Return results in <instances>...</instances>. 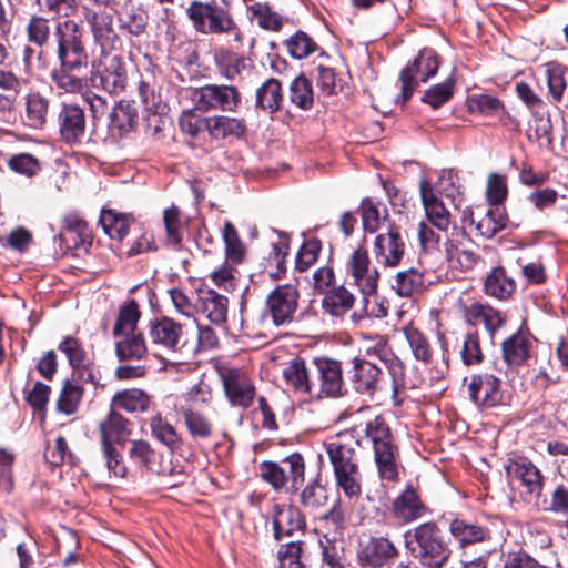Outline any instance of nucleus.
<instances>
[{"mask_svg": "<svg viewBox=\"0 0 568 568\" xmlns=\"http://www.w3.org/2000/svg\"><path fill=\"white\" fill-rule=\"evenodd\" d=\"M95 50L99 51L97 72L102 88L116 93L125 88L126 71L122 59V40L115 31L113 18L104 10H87Z\"/></svg>", "mask_w": 568, "mask_h": 568, "instance_id": "nucleus-1", "label": "nucleus"}, {"mask_svg": "<svg viewBox=\"0 0 568 568\" xmlns=\"http://www.w3.org/2000/svg\"><path fill=\"white\" fill-rule=\"evenodd\" d=\"M54 37L58 42L60 69L52 71V81L65 93H80L85 89L87 82L74 72H80L88 65V53L81 40L80 27L73 20L59 22Z\"/></svg>", "mask_w": 568, "mask_h": 568, "instance_id": "nucleus-2", "label": "nucleus"}, {"mask_svg": "<svg viewBox=\"0 0 568 568\" xmlns=\"http://www.w3.org/2000/svg\"><path fill=\"white\" fill-rule=\"evenodd\" d=\"M359 442L352 434H337L324 442V448L333 468L335 485L348 499L362 494V473L357 447Z\"/></svg>", "mask_w": 568, "mask_h": 568, "instance_id": "nucleus-3", "label": "nucleus"}, {"mask_svg": "<svg viewBox=\"0 0 568 568\" xmlns=\"http://www.w3.org/2000/svg\"><path fill=\"white\" fill-rule=\"evenodd\" d=\"M405 545L420 559L424 568H442L449 557V549L433 523H425L405 534Z\"/></svg>", "mask_w": 568, "mask_h": 568, "instance_id": "nucleus-4", "label": "nucleus"}, {"mask_svg": "<svg viewBox=\"0 0 568 568\" xmlns=\"http://www.w3.org/2000/svg\"><path fill=\"white\" fill-rule=\"evenodd\" d=\"M365 439L372 445L378 475L383 480L398 477L397 449L388 425L381 416L365 424Z\"/></svg>", "mask_w": 568, "mask_h": 568, "instance_id": "nucleus-5", "label": "nucleus"}, {"mask_svg": "<svg viewBox=\"0 0 568 568\" xmlns=\"http://www.w3.org/2000/svg\"><path fill=\"white\" fill-rule=\"evenodd\" d=\"M439 67L438 55L432 49H423L414 61L404 68L399 75L402 94L398 98L406 102L415 91L418 82H426L437 73Z\"/></svg>", "mask_w": 568, "mask_h": 568, "instance_id": "nucleus-6", "label": "nucleus"}, {"mask_svg": "<svg viewBox=\"0 0 568 568\" xmlns=\"http://www.w3.org/2000/svg\"><path fill=\"white\" fill-rule=\"evenodd\" d=\"M187 16L195 29L202 33H225L235 29V22L221 6L213 3L192 2Z\"/></svg>", "mask_w": 568, "mask_h": 568, "instance_id": "nucleus-7", "label": "nucleus"}, {"mask_svg": "<svg viewBox=\"0 0 568 568\" xmlns=\"http://www.w3.org/2000/svg\"><path fill=\"white\" fill-rule=\"evenodd\" d=\"M195 108L202 112H234L241 103V94L233 85L206 84L194 92Z\"/></svg>", "mask_w": 568, "mask_h": 568, "instance_id": "nucleus-8", "label": "nucleus"}, {"mask_svg": "<svg viewBox=\"0 0 568 568\" xmlns=\"http://www.w3.org/2000/svg\"><path fill=\"white\" fill-rule=\"evenodd\" d=\"M406 250L399 227L388 222L385 232L376 235L373 243V254L377 264L394 268L399 265Z\"/></svg>", "mask_w": 568, "mask_h": 568, "instance_id": "nucleus-9", "label": "nucleus"}, {"mask_svg": "<svg viewBox=\"0 0 568 568\" xmlns=\"http://www.w3.org/2000/svg\"><path fill=\"white\" fill-rule=\"evenodd\" d=\"M219 376L231 405L242 408L251 406L255 396V387L244 371L224 366L219 369Z\"/></svg>", "mask_w": 568, "mask_h": 568, "instance_id": "nucleus-10", "label": "nucleus"}, {"mask_svg": "<svg viewBox=\"0 0 568 568\" xmlns=\"http://www.w3.org/2000/svg\"><path fill=\"white\" fill-rule=\"evenodd\" d=\"M346 271L352 283L356 285L365 296H373L376 293L379 280V273L372 265L367 251L364 247H357L351 254Z\"/></svg>", "mask_w": 568, "mask_h": 568, "instance_id": "nucleus-11", "label": "nucleus"}, {"mask_svg": "<svg viewBox=\"0 0 568 568\" xmlns=\"http://www.w3.org/2000/svg\"><path fill=\"white\" fill-rule=\"evenodd\" d=\"M298 296L294 284L278 285L268 294L266 305L274 325L282 326L293 322Z\"/></svg>", "mask_w": 568, "mask_h": 568, "instance_id": "nucleus-12", "label": "nucleus"}, {"mask_svg": "<svg viewBox=\"0 0 568 568\" xmlns=\"http://www.w3.org/2000/svg\"><path fill=\"white\" fill-rule=\"evenodd\" d=\"M419 194L427 221L437 231L443 232L446 240L447 236H450L452 217L449 211L438 197L430 181L425 179L419 181Z\"/></svg>", "mask_w": 568, "mask_h": 568, "instance_id": "nucleus-13", "label": "nucleus"}, {"mask_svg": "<svg viewBox=\"0 0 568 568\" xmlns=\"http://www.w3.org/2000/svg\"><path fill=\"white\" fill-rule=\"evenodd\" d=\"M468 390L471 400L484 408L496 407L503 402L500 378L490 373L473 375Z\"/></svg>", "mask_w": 568, "mask_h": 568, "instance_id": "nucleus-14", "label": "nucleus"}, {"mask_svg": "<svg viewBox=\"0 0 568 568\" xmlns=\"http://www.w3.org/2000/svg\"><path fill=\"white\" fill-rule=\"evenodd\" d=\"M510 479L517 480L530 498H538L542 491L544 478L540 470L526 457L510 459L506 466Z\"/></svg>", "mask_w": 568, "mask_h": 568, "instance_id": "nucleus-15", "label": "nucleus"}, {"mask_svg": "<svg viewBox=\"0 0 568 568\" xmlns=\"http://www.w3.org/2000/svg\"><path fill=\"white\" fill-rule=\"evenodd\" d=\"M459 236L464 237L465 233L453 227L450 236H447L444 241L445 256L450 268L467 272L478 264L480 256L473 250L465 247L458 241Z\"/></svg>", "mask_w": 568, "mask_h": 568, "instance_id": "nucleus-16", "label": "nucleus"}, {"mask_svg": "<svg viewBox=\"0 0 568 568\" xmlns=\"http://www.w3.org/2000/svg\"><path fill=\"white\" fill-rule=\"evenodd\" d=\"M320 379V389L313 396L337 397L343 395L344 382L341 363L334 359L322 358L315 362Z\"/></svg>", "mask_w": 568, "mask_h": 568, "instance_id": "nucleus-17", "label": "nucleus"}, {"mask_svg": "<svg viewBox=\"0 0 568 568\" xmlns=\"http://www.w3.org/2000/svg\"><path fill=\"white\" fill-rule=\"evenodd\" d=\"M151 342L169 352H176L183 338V326L168 316L150 323Z\"/></svg>", "mask_w": 568, "mask_h": 568, "instance_id": "nucleus-18", "label": "nucleus"}, {"mask_svg": "<svg viewBox=\"0 0 568 568\" xmlns=\"http://www.w3.org/2000/svg\"><path fill=\"white\" fill-rule=\"evenodd\" d=\"M272 524L276 540H282L297 532H302L305 527L301 511L296 507L285 504L274 505Z\"/></svg>", "mask_w": 568, "mask_h": 568, "instance_id": "nucleus-19", "label": "nucleus"}, {"mask_svg": "<svg viewBox=\"0 0 568 568\" xmlns=\"http://www.w3.org/2000/svg\"><path fill=\"white\" fill-rule=\"evenodd\" d=\"M282 377L288 392L313 396L315 384L303 358L295 357L287 362L283 367Z\"/></svg>", "mask_w": 568, "mask_h": 568, "instance_id": "nucleus-20", "label": "nucleus"}, {"mask_svg": "<svg viewBox=\"0 0 568 568\" xmlns=\"http://www.w3.org/2000/svg\"><path fill=\"white\" fill-rule=\"evenodd\" d=\"M397 556V549L387 538H371L358 551L362 566L381 568Z\"/></svg>", "mask_w": 568, "mask_h": 568, "instance_id": "nucleus-21", "label": "nucleus"}, {"mask_svg": "<svg viewBox=\"0 0 568 568\" xmlns=\"http://www.w3.org/2000/svg\"><path fill=\"white\" fill-rule=\"evenodd\" d=\"M351 366V381L356 392L372 394L379 383L381 368L372 361L361 357H354Z\"/></svg>", "mask_w": 568, "mask_h": 568, "instance_id": "nucleus-22", "label": "nucleus"}, {"mask_svg": "<svg viewBox=\"0 0 568 568\" xmlns=\"http://www.w3.org/2000/svg\"><path fill=\"white\" fill-rule=\"evenodd\" d=\"M59 128L60 134L67 143L78 142L85 133L83 109L77 104H64L59 113Z\"/></svg>", "mask_w": 568, "mask_h": 568, "instance_id": "nucleus-23", "label": "nucleus"}, {"mask_svg": "<svg viewBox=\"0 0 568 568\" xmlns=\"http://www.w3.org/2000/svg\"><path fill=\"white\" fill-rule=\"evenodd\" d=\"M426 507L417 491L408 486L392 504V515L400 523H410L423 517Z\"/></svg>", "mask_w": 568, "mask_h": 568, "instance_id": "nucleus-24", "label": "nucleus"}, {"mask_svg": "<svg viewBox=\"0 0 568 568\" xmlns=\"http://www.w3.org/2000/svg\"><path fill=\"white\" fill-rule=\"evenodd\" d=\"M532 343L524 332H517L503 343V358L510 368H516L526 363L530 356Z\"/></svg>", "mask_w": 568, "mask_h": 568, "instance_id": "nucleus-25", "label": "nucleus"}, {"mask_svg": "<svg viewBox=\"0 0 568 568\" xmlns=\"http://www.w3.org/2000/svg\"><path fill=\"white\" fill-rule=\"evenodd\" d=\"M229 300L214 290L202 291L200 311L212 324L222 326L227 318Z\"/></svg>", "mask_w": 568, "mask_h": 568, "instance_id": "nucleus-26", "label": "nucleus"}, {"mask_svg": "<svg viewBox=\"0 0 568 568\" xmlns=\"http://www.w3.org/2000/svg\"><path fill=\"white\" fill-rule=\"evenodd\" d=\"M151 436L165 446L169 450L175 452L183 445V437L178 429L160 413L149 419Z\"/></svg>", "mask_w": 568, "mask_h": 568, "instance_id": "nucleus-27", "label": "nucleus"}, {"mask_svg": "<svg viewBox=\"0 0 568 568\" xmlns=\"http://www.w3.org/2000/svg\"><path fill=\"white\" fill-rule=\"evenodd\" d=\"M115 354L120 361H140L146 353V344L142 332L113 335Z\"/></svg>", "mask_w": 568, "mask_h": 568, "instance_id": "nucleus-28", "label": "nucleus"}, {"mask_svg": "<svg viewBox=\"0 0 568 568\" xmlns=\"http://www.w3.org/2000/svg\"><path fill=\"white\" fill-rule=\"evenodd\" d=\"M130 435L128 420L114 409H111L108 417L100 424V436L102 445H114L125 442Z\"/></svg>", "mask_w": 568, "mask_h": 568, "instance_id": "nucleus-29", "label": "nucleus"}, {"mask_svg": "<svg viewBox=\"0 0 568 568\" xmlns=\"http://www.w3.org/2000/svg\"><path fill=\"white\" fill-rule=\"evenodd\" d=\"M283 102V91L281 82L271 78L266 80L255 93L256 108L268 114L277 112Z\"/></svg>", "mask_w": 568, "mask_h": 568, "instance_id": "nucleus-30", "label": "nucleus"}, {"mask_svg": "<svg viewBox=\"0 0 568 568\" xmlns=\"http://www.w3.org/2000/svg\"><path fill=\"white\" fill-rule=\"evenodd\" d=\"M206 131L212 139L239 138L245 131V124L242 120L225 115H215L205 118Z\"/></svg>", "mask_w": 568, "mask_h": 568, "instance_id": "nucleus-31", "label": "nucleus"}, {"mask_svg": "<svg viewBox=\"0 0 568 568\" xmlns=\"http://www.w3.org/2000/svg\"><path fill=\"white\" fill-rule=\"evenodd\" d=\"M465 317L471 325L484 324L494 334L504 323L501 314L489 305L474 303L465 311Z\"/></svg>", "mask_w": 568, "mask_h": 568, "instance_id": "nucleus-32", "label": "nucleus"}, {"mask_svg": "<svg viewBox=\"0 0 568 568\" xmlns=\"http://www.w3.org/2000/svg\"><path fill=\"white\" fill-rule=\"evenodd\" d=\"M355 303V296L343 285L333 287L322 300V308L332 316H343Z\"/></svg>", "mask_w": 568, "mask_h": 568, "instance_id": "nucleus-33", "label": "nucleus"}, {"mask_svg": "<svg viewBox=\"0 0 568 568\" xmlns=\"http://www.w3.org/2000/svg\"><path fill=\"white\" fill-rule=\"evenodd\" d=\"M506 221L504 209L500 206L490 207L484 215L478 216L477 220L474 219L473 214L470 215V224L474 225L477 234L485 239H490L504 230Z\"/></svg>", "mask_w": 568, "mask_h": 568, "instance_id": "nucleus-34", "label": "nucleus"}, {"mask_svg": "<svg viewBox=\"0 0 568 568\" xmlns=\"http://www.w3.org/2000/svg\"><path fill=\"white\" fill-rule=\"evenodd\" d=\"M277 240L271 244L267 254V272L270 277L280 278L286 273V257L290 252L288 237L284 233H277Z\"/></svg>", "mask_w": 568, "mask_h": 568, "instance_id": "nucleus-35", "label": "nucleus"}, {"mask_svg": "<svg viewBox=\"0 0 568 568\" xmlns=\"http://www.w3.org/2000/svg\"><path fill=\"white\" fill-rule=\"evenodd\" d=\"M424 273L415 267L398 272L393 282L392 288L400 297H412L424 287Z\"/></svg>", "mask_w": 568, "mask_h": 568, "instance_id": "nucleus-36", "label": "nucleus"}, {"mask_svg": "<svg viewBox=\"0 0 568 568\" xmlns=\"http://www.w3.org/2000/svg\"><path fill=\"white\" fill-rule=\"evenodd\" d=\"M485 293L498 300L508 298L515 291V281L506 274L503 267H495L486 276Z\"/></svg>", "mask_w": 568, "mask_h": 568, "instance_id": "nucleus-37", "label": "nucleus"}, {"mask_svg": "<svg viewBox=\"0 0 568 568\" xmlns=\"http://www.w3.org/2000/svg\"><path fill=\"white\" fill-rule=\"evenodd\" d=\"M151 405L150 396L141 389H125L116 393L112 399V406L122 408L129 413L148 412Z\"/></svg>", "mask_w": 568, "mask_h": 568, "instance_id": "nucleus-38", "label": "nucleus"}, {"mask_svg": "<svg viewBox=\"0 0 568 568\" xmlns=\"http://www.w3.org/2000/svg\"><path fill=\"white\" fill-rule=\"evenodd\" d=\"M129 459L139 467L145 468L151 471L165 475V469H155V459L158 453L152 445L144 439H134L131 442L128 450Z\"/></svg>", "mask_w": 568, "mask_h": 568, "instance_id": "nucleus-39", "label": "nucleus"}, {"mask_svg": "<svg viewBox=\"0 0 568 568\" xmlns=\"http://www.w3.org/2000/svg\"><path fill=\"white\" fill-rule=\"evenodd\" d=\"M58 349L67 356L69 364L74 369L80 371L83 368L88 373V379L93 378L91 371L88 368L90 362L88 354L79 339L72 336H67L61 341Z\"/></svg>", "mask_w": 568, "mask_h": 568, "instance_id": "nucleus-40", "label": "nucleus"}, {"mask_svg": "<svg viewBox=\"0 0 568 568\" xmlns=\"http://www.w3.org/2000/svg\"><path fill=\"white\" fill-rule=\"evenodd\" d=\"M99 222L111 239L120 241L129 233L131 217L114 210L103 209Z\"/></svg>", "mask_w": 568, "mask_h": 568, "instance_id": "nucleus-41", "label": "nucleus"}, {"mask_svg": "<svg viewBox=\"0 0 568 568\" xmlns=\"http://www.w3.org/2000/svg\"><path fill=\"white\" fill-rule=\"evenodd\" d=\"M449 530L452 536L462 546L479 542L488 537L487 529L462 519L453 520L450 523Z\"/></svg>", "mask_w": 568, "mask_h": 568, "instance_id": "nucleus-42", "label": "nucleus"}, {"mask_svg": "<svg viewBox=\"0 0 568 568\" xmlns=\"http://www.w3.org/2000/svg\"><path fill=\"white\" fill-rule=\"evenodd\" d=\"M49 101L38 92L29 93L26 98V119L29 126L42 128L47 122Z\"/></svg>", "mask_w": 568, "mask_h": 568, "instance_id": "nucleus-43", "label": "nucleus"}, {"mask_svg": "<svg viewBox=\"0 0 568 568\" xmlns=\"http://www.w3.org/2000/svg\"><path fill=\"white\" fill-rule=\"evenodd\" d=\"M182 417L191 437L205 439L212 435L213 423L204 413L185 408L182 410Z\"/></svg>", "mask_w": 568, "mask_h": 568, "instance_id": "nucleus-44", "label": "nucleus"}, {"mask_svg": "<svg viewBox=\"0 0 568 568\" xmlns=\"http://www.w3.org/2000/svg\"><path fill=\"white\" fill-rule=\"evenodd\" d=\"M119 20L121 28L133 36H140L146 28L149 17L141 7L128 3L119 13Z\"/></svg>", "mask_w": 568, "mask_h": 568, "instance_id": "nucleus-45", "label": "nucleus"}, {"mask_svg": "<svg viewBox=\"0 0 568 568\" xmlns=\"http://www.w3.org/2000/svg\"><path fill=\"white\" fill-rule=\"evenodd\" d=\"M141 317L139 305L134 300L129 301L119 310V315L113 327V335L136 333L138 323Z\"/></svg>", "mask_w": 568, "mask_h": 568, "instance_id": "nucleus-46", "label": "nucleus"}, {"mask_svg": "<svg viewBox=\"0 0 568 568\" xmlns=\"http://www.w3.org/2000/svg\"><path fill=\"white\" fill-rule=\"evenodd\" d=\"M403 332L415 359L429 363L433 352L427 337L414 326H405Z\"/></svg>", "mask_w": 568, "mask_h": 568, "instance_id": "nucleus-47", "label": "nucleus"}, {"mask_svg": "<svg viewBox=\"0 0 568 568\" xmlns=\"http://www.w3.org/2000/svg\"><path fill=\"white\" fill-rule=\"evenodd\" d=\"M141 101L153 119H149V124L152 121L155 125V131L160 129V124L163 123L161 115L165 112L166 105L162 102L160 95L155 94L148 83L142 82L139 88Z\"/></svg>", "mask_w": 568, "mask_h": 568, "instance_id": "nucleus-48", "label": "nucleus"}, {"mask_svg": "<svg viewBox=\"0 0 568 568\" xmlns=\"http://www.w3.org/2000/svg\"><path fill=\"white\" fill-rule=\"evenodd\" d=\"M109 125L120 133L128 132L136 122V111L129 102H120L108 114Z\"/></svg>", "mask_w": 568, "mask_h": 568, "instance_id": "nucleus-49", "label": "nucleus"}, {"mask_svg": "<svg viewBox=\"0 0 568 568\" xmlns=\"http://www.w3.org/2000/svg\"><path fill=\"white\" fill-rule=\"evenodd\" d=\"M363 229L365 232L375 233L382 229V226L386 223L388 224L387 214L384 216L381 215L379 209L374 203V201L369 197H366L362 201L359 206Z\"/></svg>", "mask_w": 568, "mask_h": 568, "instance_id": "nucleus-50", "label": "nucleus"}, {"mask_svg": "<svg viewBox=\"0 0 568 568\" xmlns=\"http://www.w3.org/2000/svg\"><path fill=\"white\" fill-rule=\"evenodd\" d=\"M392 378L393 402L400 405L403 393L405 392V368L400 359L394 354L387 361L383 362Z\"/></svg>", "mask_w": 568, "mask_h": 568, "instance_id": "nucleus-51", "label": "nucleus"}, {"mask_svg": "<svg viewBox=\"0 0 568 568\" xmlns=\"http://www.w3.org/2000/svg\"><path fill=\"white\" fill-rule=\"evenodd\" d=\"M567 69L560 64L549 63L546 69L548 92L555 102H560L567 89Z\"/></svg>", "mask_w": 568, "mask_h": 568, "instance_id": "nucleus-52", "label": "nucleus"}, {"mask_svg": "<svg viewBox=\"0 0 568 568\" xmlns=\"http://www.w3.org/2000/svg\"><path fill=\"white\" fill-rule=\"evenodd\" d=\"M290 99L293 104L303 110H308L314 102L311 82L304 77L295 78L290 85Z\"/></svg>", "mask_w": 568, "mask_h": 568, "instance_id": "nucleus-53", "label": "nucleus"}, {"mask_svg": "<svg viewBox=\"0 0 568 568\" xmlns=\"http://www.w3.org/2000/svg\"><path fill=\"white\" fill-rule=\"evenodd\" d=\"M328 496L326 488L320 483V478L308 483L301 493V503L305 508L316 510L325 506Z\"/></svg>", "mask_w": 568, "mask_h": 568, "instance_id": "nucleus-54", "label": "nucleus"}, {"mask_svg": "<svg viewBox=\"0 0 568 568\" xmlns=\"http://www.w3.org/2000/svg\"><path fill=\"white\" fill-rule=\"evenodd\" d=\"M223 241L227 261L240 263L243 260L245 248L231 222H225L223 225Z\"/></svg>", "mask_w": 568, "mask_h": 568, "instance_id": "nucleus-55", "label": "nucleus"}, {"mask_svg": "<svg viewBox=\"0 0 568 568\" xmlns=\"http://www.w3.org/2000/svg\"><path fill=\"white\" fill-rule=\"evenodd\" d=\"M82 393L83 390L79 385L65 382L57 404L58 410L65 415L74 414L81 402Z\"/></svg>", "mask_w": 568, "mask_h": 568, "instance_id": "nucleus-56", "label": "nucleus"}, {"mask_svg": "<svg viewBox=\"0 0 568 568\" xmlns=\"http://www.w3.org/2000/svg\"><path fill=\"white\" fill-rule=\"evenodd\" d=\"M285 44L290 55L297 60L304 59L317 50V44L303 31H297L286 40Z\"/></svg>", "mask_w": 568, "mask_h": 568, "instance_id": "nucleus-57", "label": "nucleus"}, {"mask_svg": "<svg viewBox=\"0 0 568 568\" xmlns=\"http://www.w3.org/2000/svg\"><path fill=\"white\" fill-rule=\"evenodd\" d=\"M163 222L169 243L174 245L179 244L183 239V224L179 207L172 205L165 209L163 213Z\"/></svg>", "mask_w": 568, "mask_h": 568, "instance_id": "nucleus-58", "label": "nucleus"}, {"mask_svg": "<svg viewBox=\"0 0 568 568\" xmlns=\"http://www.w3.org/2000/svg\"><path fill=\"white\" fill-rule=\"evenodd\" d=\"M321 248L322 243L318 239L305 241L296 255V270L300 272L308 270L317 261Z\"/></svg>", "mask_w": 568, "mask_h": 568, "instance_id": "nucleus-59", "label": "nucleus"}, {"mask_svg": "<svg viewBox=\"0 0 568 568\" xmlns=\"http://www.w3.org/2000/svg\"><path fill=\"white\" fill-rule=\"evenodd\" d=\"M281 465L286 469L291 488L293 490H297L298 486L304 481L305 475V463L303 456L298 453L291 454L281 462Z\"/></svg>", "mask_w": 568, "mask_h": 568, "instance_id": "nucleus-60", "label": "nucleus"}, {"mask_svg": "<svg viewBox=\"0 0 568 568\" xmlns=\"http://www.w3.org/2000/svg\"><path fill=\"white\" fill-rule=\"evenodd\" d=\"M462 361L465 365L480 364L484 359V354L480 347V342L477 333H467L463 347L460 351Z\"/></svg>", "mask_w": 568, "mask_h": 568, "instance_id": "nucleus-61", "label": "nucleus"}, {"mask_svg": "<svg viewBox=\"0 0 568 568\" xmlns=\"http://www.w3.org/2000/svg\"><path fill=\"white\" fill-rule=\"evenodd\" d=\"M508 189L506 178L498 173H491L487 180L486 196L493 207L499 206L507 197Z\"/></svg>", "mask_w": 568, "mask_h": 568, "instance_id": "nucleus-62", "label": "nucleus"}, {"mask_svg": "<svg viewBox=\"0 0 568 568\" xmlns=\"http://www.w3.org/2000/svg\"><path fill=\"white\" fill-rule=\"evenodd\" d=\"M262 478L272 485L275 490H280L288 483L286 469L281 464L274 462H265L261 466Z\"/></svg>", "mask_w": 568, "mask_h": 568, "instance_id": "nucleus-63", "label": "nucleus"}, {"mask_svg": "<svg viewBox=\"0 0 568 568\" xmlns=\"http://www.w3.org/2000/svg\"><path fill=\"white\" fill-rule=\"evenodd\" d=\"M453 87L454 81L452 79L436 84L425 92L423 101L432 105L434 109L439 108L452 98Z\"/></svg>", "mask_w": 568, "mask_h": 568, "instance_id": "nucleus-64", "label": "nucleus"}]
</instances>
